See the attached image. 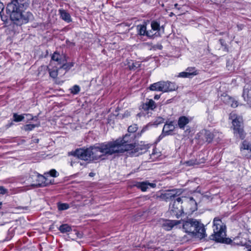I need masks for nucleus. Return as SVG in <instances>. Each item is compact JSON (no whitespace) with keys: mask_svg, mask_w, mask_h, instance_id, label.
I'll use <instances>...</instances> for the list:
<instances>
[{"mask_svg":"<svg viewBox=\"0 0 251 251\" xmlns=\"http://www.w3.org/2000/svg\"><path fill=\"white\" fill-rule=\"evenodd\" d=\"M58 208L59 210H64L69 208V205L67 203H59Z\"/></svg>","mask_w":251,"mask_h":251,"instance_id":"obj_29","label":"nucleus"},{"mask_svg":"<svg viewBox=\"0 0 251 251\" xmlns=\"http://www.w3.org/2000/svg\"><path fill=\"white\" fill-rule=\"evenodd\" d=\"M173 13H171V14L170 15V16H173Z\"/></svg>","mask_w":251,"mask_h":251,"instance_id":"obj_52","label":"nucleus"},{"mask_svg":"<svg viewBox=\"0 0 251 251\" xmlns=\"http://www.w3.org/2000/svg\"><path fill=\"white\" fill-rule=\"evenodd\" d=\"M146 27L144 25H142L140 26V29H139V33L141 35H145L146 33Z\"/></svg>","mask_w":251,"mask_h":251,"instance_id":"obj_36","label":"nucleus"},{"mask_svg":"<svg viewBox=\"0 0 251 251\" xmlns=\"http://www.w3.org/2000/svg\"><path fill=\"white\" fill-rule=\"evenodd\" d=\"M181 223V221L178 220H168L164 222L163 224V227L166 230H170L175 226H177Z\"/></svg>","mask_w":251,"mask_h":251,"instance_id":"obj_13","label":"nucleus"},{"mask_svg":"<svg viewBox=\"0 0 251 251\" xmlns=\"http://www.w3.org/2000/svg\"><path fill=\"white\" fill-rule=\"evenodd\" d=\"M59 230L62 233H66L72 230L71 227L67 224H64L60 226Z\"/></svg>","mask_w":251,"mask_h":251,"instance_id":"obj_20","label":"nucleus"},{"mask_svg":"<svg viewBox=\"0 0 251 251\" xmlns=\"http://www.w3.org/2000/svg\"><path fill=\"white\" fill-rule=\"evenodd\" d=\"M167 134H166V133H162L159 137H158V140H157V142H159L160 141L165 135H166Z\"/></svg>","mask_w":251,"mask_h":251,"instance_id":"obj_40","label":"nucleus"},{"mask_svg":"<svg viewBox=\"0 0 251 251\" xmlns=\"http://www.w3.org/2000/svg\"><path fill=\"white\" fill-rule=\"evenodd\" d=\"M151 27L153 30H158L160 28V25L157 22L153 21L151 23Z\"/></svg>","mask_w":251,"mask_h":251,"instance_id":"obj_27","label":"nucleus"},{"mask_svg":"<svg viewBox=\"0 0 251 251\" xmlns=\"http://www.w3.org/2000/svg\"><path fill=\"white\" fill-rule=\"evenodd\" d=\"M130 116V112H129V111H126L125 113V114H124V117H128V116Z\"/></svg>","mask_w":251,"mask_h":251,"instance_id":"obj_41","label":"nucleus"},{"mask_svg":"<svg viewBox=\"0 0 251 251\" xmlns=\"http://www.w3.org/2000/svg\"><path fill=\"white\" fill-rule=\"evenodd\" d=\"M246 251H251V247L248 249Z\"/></svg>","mask_w":251,"mask_h":251,"instance_id":"obj_49","label":"nucleus"},{"mask_svg":"<svg viewBox=\"0 0 251 251\" xmlns=\"http://www.w3.org/2000/svg\"><path fill=\"white\" fill-rule=\"evenodd\" d=\"M189 122V120L185 116H181L178 120V126L181 129H184L185 126Z\"/></svg>","mask_w":251,"mask_h":251,"instance_id":"obj_18","label":"nucleus"},{"mask_svg":"<svg viewBox=\"0 0 251 251\" xmlns=\"http://www.w3.org/2000/svg\"><path fill=\"white\" fill-rule=\"evenodd\" d=\"M241 154L247 158H251V144L245 140L242 142L240 146Z\"/></svg>","mask_w":251,"mask_h":251,"instance_id":"obj_8","label":"nucleus"},{"mask_svg":"<svg viewBox=\"0 0 251 251\" xmlns=\"http://www.w3.org/2000/svg\"><path fill=\"white\" fill-rule=\"evenodd\" d=\"M193 74V73H189L188 72H183L179 73L178 75H177V77H191V74Z\"/></svg>","mask_w":251,"mask_h":251,"instance_id":"obj_24","label":"nucleus"},{"mask_svg":"<svg viewBox=\"0 0 251 251\" xmlns=\"http://www.w3.org/2000/svg\"><path fill=\"white\" fill-rule=\"evenodd\" d=\"M34 142H35V143H38L39 142V139H35L34 140Z\"/></svg>","mask_w":251,"mask_h":251,"instance_id":"obj_48","label":"nucleus"},{"mask_svg":"<svg viewBox=\"0 0 251 251\" xmlns=\"http://www.w3.org/2000/svg\"><path fill=\"white\" fill-rule=\"evenodd\" d=\"M213 239L218 242L224 243L225 241L226 227L221 220L215 218L213 221Z\"/></svg>","mask_w":251,"mask_h":251,"instance_id":"obj_4","label":"nucleus"},{"mask_svg":"<svg viewBox=\"0 0 251 251\" xmlns=\"http://www.w3.org/2000/svg\"><path fill=\"white\" fill-rule=\"evenodd\" d=\"M60 71H61L59 70V69L58 70H54L52 71H50V69H49L50 76L53 78H56L59 74H62L61 72H60Z\"/></svg>","mask_w":251,"mask_h":251,"instance_id":"obj_21","label":"nucleus"},{"mask_svg":"<svg viewBox=\"0 0 251 251\" xmlns=\"http://www.w3.org/2000/svg\"><path fill=\"white\" fill-rule=\"evenodd\" d=\"M186 164L188 166H192V165H193V164H194V163L192 162V161H187V162H186Z\"/></svg>","mask_w":251,"mask_h":251,"instance_id":"obj_43","label":"nucleus"},{"mask_svg":"<svg viewBox=\"0 0 251 251\" xmlns=\"http://www.w3.org/2000/svg\"><path fill=\"white\" fill-rule=\"evenodd\" d=\"M35 176L36 177V182L33 184L34 185L38 186H44L51 183V181L48 180L47 176L44 175H41L38 174H35Z\"/></svg>","mask_w":251,"mask_h":251,"instance_id":"obj_10","label":"nucleus"},{"mask_svg":"<svg viewBox=\"0 0 251 251\" xmlns=\"http://www.w3.org/2000/svg\"><path fill=\"white\" fill-rule=\"evenodd\" d=\"M59 14H60V16H68L66 11L63 9H60L59 10Z\"/></svg>","mask_w":251,"mask_h":251,"instance_id":"obj_37","label":"nucleus"},{"mask_svg":"<svg viewBox=\"0 0 251 251\" xmlns=\"http://www.w3.org/2000/svg\"><path fill=\"white\" fill-rule=\"evenodd\" d=\"M181 203V199L178 198L176 199V201L174 202L172 207H170L171 211L173 212V214L175 215L177 217L181 214L182 211V206L180 205Z\"/></svg>","mask_w":251,"mask_h":251,"instance_id":"obj_9","label":"nucleus"},{"mask_svg":"<svg viewBox=\"0 0 251 251\" xmlns=\"http://www.w3.org/2000/svg\"><path fill=\"white\" fill-rule=\"evenodd\" d=\"M118 141L108 142L99 146H91L87 149H79L69 153L74 156L71 159L70 165L73 168L81 169L82 163L80 159L85 161L103 159L105 155H112L116 151H121L126 150L123 145H120Z\"/></svg>","mask_w":251,"mask_h":251,"instance_id":"obj_1","label":"nucleus"},{"mask_svg":"<svg viewBox=\"0 0 251 251\" xmlns=\"http://www.w3.org/2000/svg\"><path fill=\"white\" fill-rule=\"evenodd\" d=\"M173 251V250H170V251Z\"/></svg>","mask_w":251,"mask_h":251,"instance_id":"obj_55","label":"nucleus"},{"mask_svg":"<svg viewBox=\"0 0 251 251\" xmlns=\"http://www.w3.org/2000/svg\"><path fill=\"white\" fill-rule=\"evenodd\" d=\"M221 99L224 102L232 107H236L238 106L237 101L228 95L222 96Z\"/></svg>","mask_w":251,"mask_h":251,"instance_id":"obj_12","label":"nucleus"},{"mask_svg":"<svg viewBox=\"0 0 251 251\" xmlns=\"http://www.w3.org/2000/svg\"><path fill=\"white\" fill-rule=\"evenodd\" d=\"M177 88L175 83L170 81H159L151 84L150 89L151 91L167 92L175 91Z\"/></svg>","mask_w":251,"mask_h":251,"instance_id":"obj_5","label":"nucleus"},{"mask_svg":"<svg viewBox=\"0 0 251 251\" xmlns=\"http://www.w3.org/2000/svg\"><path fill=\"white\" fill-rule=\"evenodd\" d=\"M131 138H133V137H131ZM118 141L119 142V144L120 145H123L126 150H124L121 151H116L115 153L119 152H124L126 151H131V152L134 155H137L138 154H137L136 152L138 151L139 147L138 146H135L132 144H128V143L131 141V138L130 137V135L126 134L122 139H118L116 141H113L112 142H115L116 141ZM114 154V153H113Z\"/></svg>","mask_w":251,"mask_h":251,"instance_id":"obj_7","label":"nucleus"},{"mask_svg":"<svg viewBox=\"0 0 251 251\" xmlns=\"http://www.w3.org/2000/svg\"><path fill=\"white\" fill-rule=\"evenodd\" d=\"M11 21L17 25H21L27 22V17H10Z\"/></svg>","mask_w":251,"mask_h":251,"instance_id":"obj_15","label":"nucleus"},{"mask_svg":"<svg viewBox=\"0 0 251 251\" xmlns=\"http://www.w3.org/2000/svg\"><path fill=\"white\" fill-rule=\"evenodd\" d=\"M136 186L142 191H146L150 188H154L156 186V184L148 181H143L137 183Z\"/></svg>","mask_w":251,"mask_h":251,"instance_id":"obj_11","label":"nucleus"},{"mask_svg":"<svg viewBox=\"0 0 251 251\" xmlns=\"http://www.w3.org/2000/svg\"><path fill=\"white\" fill-rule=\"evenodd\" d=\"M71 93L73 94H77L80 91V88L78 85H75L71 89Z\"/></svg>","mask_w":251,"mask_h":251,"instance_id":"obj_32","label":"nucleus"},{"mask_svg":"<svg viewBox=\"0 0 251 251\" xmlns=\"http://www.w3.org/2000/svg\"><path fill=\"white\" fill-rule=\"evenodd\" d=\"M229 118L232 120L234 135L243 139L245 137V134L242 127V118L238 116L234 113H232L230 114Z\"/></svg>","mask_w":251,"mask_h":251,"instance_id":"obj_6","label":"nucleus"},{"mask_svg":"<svg viewBox=\"0 0 251 251\" xmlns=\"http://www.w3.org/2000/svg\"><path fill=\"white\" fill-rule=\"evenodd\" d=\"M71 67V66H69V65H67V64H64L59 68V70H60L61 71L62 70H64L65 71L64 72H61L62 74L63 75L64 74H65L66 73V70H69Z\"/></svg>","mask_w":251,"mask_h":251,"instance_id":"obj_35","label":"nucleus"},{"mask_svg":"<svg viewBox=\"0 0 251 251\" xmlns=\"http://www.w3.org/2000/svg\"><path fill=\"white\" fill-rule=\"evenodd\" d=\"M137 129V126L136 125H133L129 126L128 128V131L130 133H134Z\"/></svg>","mask_w":251,"mask_h":251,"instance_id":"obj_34","label":"nucleus"},{"mask_svg":"<svg viewBox=\"0 0 251 251\" xmlns=\"http://www.w3.org/2000/svg\"><path fill=\"white\" fill-rule=\"evenodd\" d=\"M41 69H48V67H47V66H42V67H41Z\"/></svg>","mask_w":251,"mask_h":251,"instance_id":"obj_47","label":"nucleus"},{"mask_svg":"<svg viewBox=\"0 0 251 251\" xmlns=\"http://www.w3.org/2000/svg\"><path fill=\"white\" fill-rule=\"evenodd\" d=\"M26 116H29L28 119H30V120H33L34 119V118L31 115H30L29 114L26 115Z\"/></svg>","mask_w":251,"mask_h":251,"instance_id":"obj_45","label":"nucleus"},{"mask_svg":"<svg viewBox=\"0 0 251 251\" xmlns=\"http://www.w3.org/2000/svg\"><path fill=\"white\" fill-rule=\"evenodd\" d=\"M186 71L189 73H193V74H191V77L197 75V71L195 68L189 67L186 70Z\"/></svg>","mask_w":251,"mask_h":251,"instance_id":"obj_33","label":"nucleus"},{"mask_svg":"<svg viewBox=\"0 0 251 251\" xmlns=\"http://www.w3.org/2000/svg\"><path fill=\"white\" fill-rule=\"evenodd\" d=\"M146 105L148 106V108L151 110L153 109L155 107V102L152 100H150L148 102L146 103Z\"/></svg>","mask_w":251,"mask_h":251,"instance_id":"obj_31","label":"nucleus"},{"mask_svg":"<svg viewBox=\"0 0 251 251\" xmlns=\"http://www.w3.org/2000/svg\"><path fill=\"white\" fill-rule=\"evenodd\" d=\"M75 233L77 234V236L80 237V236H78V233H77L76 231H75Z\"/></svg>","mask_w":251,"mask_h":251,"instance_id":"obj_50","label":"nucleus"},{"mask_svg":"<svg viewBox=\"0 0 251 251\" xmlns=\"http://www.w3.org/2000/svg\"><path fill=\"white\" fill-rule=\"evenodd\" d=\"M178 193V191L176 189H172L166 191L164 194L165 197L167 199H171L174 197Z\"/></svg>","mask_w":251,"mask_h":251,"instance_id":"obj_19","label":"nucleus"},{"mask_svg":"<svg viewBox=\"0 0 251 251\" xmlns=\"http://www.w3.org/2000/svg\"><path fill=\"white\" fill-rule=\"evenodd\" d=\"M251 90H250L249 88L245 87L244 89L243 93V97L244 98L245 100H246L249 104L251 103Z\"/></svg>","mask_w":251,"mask_h":251,"instance_id":"obj_17","label":"nucleus"},{"mask_svg":"<svg viewBox=\"0 0 251 251\" xmlns=\"http://www.w3.org/2000/svg\"><path fill=\"white\" fill-rule=\"evenodd\" d=\"M177 4H176L175 5V7H176V6H177Z\"/></svg>","mask_w":251,"mask_h":251,"instance_id":"obj_54","label":"nucleus"},{"mask_svg":"<svg viewBox=\"0 0 251 251\" xmlns=\"http://www.w3.org/2000/svg\"><path fill=\"white\" fill-rule=\"evenodd\" d=\"M7 193V190L4 188L3 187H1V195H3Z\"/></svg>","mask_w":251,"mask_h":251,"instance_id":"obj_39","label":"nucleus"},{"mask_svg":"<svg viewBox=\"0 0 251 251\" xmlns=\"http://www.w3.org/2000/svg\"><path fill=\"white\" fill-rule=\"evenodd\" d=\"M141 66V63L139 62H136L132 63V64L129 65L130 69H136L139 68Z\"/></svg>","mask_w":251,"mask_h":251,"instance_id":"obj_30","label":"nucleus"},{"mask_svg":"<svg viewBox=\"0 0 251 251\" xmlns=\"http://www.w3.org/2000/svg\"><path fill=\"white\" fill-rule=\"evenodd\" d=\"M146 35L149 37H151L152 36L153 34H151V32L147 31V32L146 33Z\"/></svg>","mask_w":251,"mask_h":251,"instance_id":"obj_42","label":"nucleus"},{"mask_svg":"<svg viewBox=\"0 0 251 251\" xmlns=\"http://www.w3.org/2000/svg\"><path fill=\"white\" fill-rule=\"evenodd\" d=\"M51 59L52 60L55 61L57 62L58 63L60 64V55L54 52L51 56Z\"/></svg>","mask_w":251,"mask_h":251,"instance_id":"obj_28","label":"nucleus"},{"mask_svg":"<svg viewBox=\"0 0 251 251\" xmlns=\"http://www.w3.org/2000/svg\"><path fill=\"white\" fill-rule=\"evenodd\" d=\"M62 19L67 23L70 22L72 20L71 17H61Z\"/></svg>","mask_w":251,"mask_h":251,"instance_id":"obj_38","label":"nucleus"},{"mask_svg":"<svg viewBox=\"0 0 251 251\" xmlns=\"http://www.w3.org/2000/svg\"><path fill=\"white\" fill-rule=\"evenodd\" d=\"M175 129L174 125H173V122H170L169 123H166L163 128V133H166L167 135H169L170 132L173 131Z\"/></svg>","mask_w":251,"mask_h":251,"instance_id":"obj_16","label":"nucleus"},{"mask_svg":"<svg viewBox=\"0 0 251 251\" xmlns=\"http://www.w3.org/2000/svg\"><path fill=\"white\" fill-rule=\"evenodd\" d=\"M159 98H160V95H156L154 97V99L155 100H158Z\"/></svg>","mask_w":251,"mask_h":251,"instance_id":"obj_44","label":"nucleus"},{"mask_svg":"<svg viewBox=\"0 0 251 251\" xmlns=\"http://www.w3.org/2000/svg\"><path fill=\"white\" fill-rule=\"evenodd\" d=\"M44 175L48 178L49 175L52 177H57L59 175V174L55 169H52L49 172L45 173Z\"/></svg>","mask_w":251,"mask_h":251,"instance_id":"obj_23","label":"nucleus"},{"mask_svg":"<svg viewBox=\"0 0 251 251\" xmlns=\"http://www.w3.org/2000/svg\"><path fill=\"white\" fill-rule=\"evenodd\" d=\"M24 119V116L22 115H18L14 113L13 115V119L15 122H19L22 121Z\"/></svg>","mask_w":251,"mask_h":251,"instance_id":"obj_25","label":"nucleus"},{"mask_svg":"<svg viewBox=\"0 0 251 251\" xmlns=\"http://www.w3.org/2000/svg\"><path fill=\"white\" fill-rule=\"evenodd\" d=\"M3 17L2 16H1V20H2V21H4V19H3Z\"/></svg>","mask_w":251,"mask_h":251,"instance_id":"obj_51","label":"nucleus"},{"mask_svg":"<svg viewBox=\"0 0 251 251\" xmlns=\"http://www.w3.org/2000/svg\"><path fill=\"white\" fill-rule=\"evenodd\" d=\"M183 228L188 233L191 234L200 239L205 235V230L203 225L197 220L190 219L183 222Z\"/></svg>","mask_w":251,"mask_h":251,"instance_id":"obj_2","label":"nucleus"},{"mask_svg":"<svg viewBox=\"0 0 251 251\" xmlns=\"http://www.w3.org/2000/svg\"><path fill=\"white\" fill-rule=\"evenodd\" d=\"M40 124L38 123L37 124H28L24 126V129L26 131L31 130L34 129L36 127L39 126Z\"/></svg>","mask_w":251,"mask_h":251,"instance_id":"obj_22","label":"nucleus"},{"mask_svg":"<svg viewBox=\"0 0 251 251\" xmlns=\"http://www.w3.org/2000/svg\"><path fill=\"white\" fill-rule=\"evenodd\" d=\"M148 148L147 146H144L143 148H141V150H146Z\"/></svg>","mask_w":251,"mask_h":251,"instance_id":"obj_46","label":"nucleus"},{"mask_svg":"<svg viewBox=\"0 0 251 251\" xmlns=\"http://www.w3.org/2000/svg\"><path fill=\"white\" fill-rule=\"evenodd\" d=\"M28 5V0H13L7 4V14L9 16H23V12Z\"/></svg>","mask_w":251,"mask_h":251,"instance_id":"obj_3","label":"nucleus"},{"mask_svg":"<svg viewBox=\"0 0 251 251\" xmlns=\"http://www.w3.org/2000/svg\"><path fill=\"white\" fill-rule=\"evenodd\" d=\"M201 134L204 135L206 141L208 142H210L212 139L216 137L217 134L219 135V134L218 132H215L214 133H213L209 131L205 130L201 132Z\"/></svg>","mask_w":251,"mask_h":251,"instance_id":"obj_14","label":"nucleus"},{"mask_svg":"<svg viewBox=\"0 0 251 251\" xmlns=\"http://www.w3.org/2000/svg\"><path fill=\"white\" fill-rule=\"evenodd\" d=\"M90 176H93V175H92V173H90Z\"/></svg>","mask_w":251,"mask_h":251,"instance_id":"obj_53","label":"nucleus"},{"mask_svg":"<svg viewBox=\"0 0 251 251\" xmlns=\"http://www.w3.org/2000/svg\"><path fill=\"white\" fill-rule=\"evenodd\" d=\"M189 203L190 204L192 205L193 206V207L192 208H190V210L192 211H194L195 210H196L197 208H196V201H195V200H194V199L193 198H190L189 200Z\"/></svg>","mask_w":251,"mask_h":251,"instance_id":"obj_26","label":"nucleus"}]
</instances>
